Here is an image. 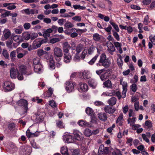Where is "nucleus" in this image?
Instances as JSON below:
<instances>
[{"label": "nucleus", "mask_w": 155, "mask_h": 155, "mask_svg": "<svg viewBox=\"0 0 155 155\" xmlns=\"http://www.w3.org/2000/svg\"><path fill=\"white\" fill-rule=\"evenodd\" d=\"M2 86L4 91L6 92L12 91L15 88V85L14 84L7 81L3 83Z\"/></svg>", "instance_id": "f257e3e1"}, {"label": "nucleus", "mask_w": 155, "mask_h": 155, "mask_svg": "<svg viewBox=\"0 0 155 155\" xmlns=\"http://www.w3.org/2000/svg\"><path fill=\"white\" fill-rule=\"evenodd\" d=\"M54 55L56 60L60 61L63 56L62 51L60 48L56 47L54 49Z\"/></svg>", "instance_id": "f03ea898"}, {"label": "nucleus", "mask_w": 155, "mask_h": 155, "mask_svg": "<svg viewBox=\"0 0 155 155\" xmlns=\"http://www.w3.org/2000/svg\"><path fill=\"white\" fill-rule=\"evenodd\" d=\"M19 71L24 74L28 75L32 74V71L29 68H27L26 66L21 65L19 68Z\"/></svg>", "instance_id": "7ed1b4c3"}, {"label": "nucleus", "mask_w": 155, "mask_h": 155, "mask_svg": "<svg viewBox=\"0 0 155 155\" xmlns=\"http://www.w3.org/2000/svg\"><path fill=\"white\" fill-rule=\"evenodd\" d=\"M17 103L20 106H23L24 108L23 114L26 113L28 109V103L27 101L24 99H21L18 101Z\"/></svg>", "instance_id": "20e7f679"}, {"label": "nucleus", "mask_w": 155, "mask_h": 155, "mask_svg": "<svg viewBox=\"0 0 155 155\" xmlns=\"http://www.w3.org/2000/svg\"><path fill=\"white\" fill-rule=\"evenodd\" d=\"M106 54H101L100 57V59L98 63L97 64V66H103L106 67L107 66V59Z\"/></svg>", "instance_id": "39448f33"}, {"label": "nucleus", "mask_w": 155, "mask_h": 155, "mask_svg": "<svg viewBox=\"0 0 155 155\" xmlns=\"http://www.w3.org/2000/svg\"><path fill=\"white\" fill-rule=\"evenodd\" d=\"M73 134L75 138L79 141H81L83 139L82 134L77 130H75L73 131Z\"/></svg>", "instance_id": "423d86ee"}, {"label": "nucleus", "mask_w": 155, "mask_h": 155, "mask_svg": "<svg viewBox=\"0 0 155 155\" xmlns=\"http://www.w3.org/2000/svg\"><path fill=\"white\" fill-rule=\"evenodd\" d=\"M72 58L69 52L63 53V60L65 63H69L71 60Z\"/></svg>", "instance_id": "0eeeda50"}, {"label": "nucleus", "mask_w": 155, "mask_h": 155, "mask_svg": "<svg viewBox=\"0 0 155 155\" xmlns=\"http://www.w3.org/2000/svg\"><path fill=\"white\" fill-rule=\"evenodd\" d=\"M41 113L40 114L38 113L34 115L33 117L35 118V121L37 123L41 122L44 119V117Z\"/></svg>", "instance_id": "6e6552de"}, {"label": "nucleus", "mask_w": 155, "mask_h": 155, "mask_svg": "<svg viewBox=\"0 0 155 155\" xmlns=\"http://www.w3.org/2000/svg\"><path fill=\"white\" fill-rule=\"evenodd\" d=\"M107 147H104L103 145L100 146L98 152V155H106Z\"/></svg>", "instance_id": "1a4fd4ad"}, {"label": "nucleus", "mask_w": 155, "mask_h": 155, "mask_svg": "<svg viewBox=\"0 0 155 155\" xmlns=\"http://www.w3.org/2000/svg\"><path fill=\"white\" fill-rule=\"evenodd\" d=\"M65 88L66 90L69 92L72 91L74 88V83L70 81H68L66 83Z\"/></svg>", "instance_id": "9d476101"}, {"label": "nucleus", "mask_w": 155, "mask_h": 155, "mask_svg": "<svg viewBox=\"0 0 155 155\" xmlns=\"http://www.w3.org/2000/svg\"><path fill=\"white\" fill-rule=\"evenodd\" d=\"M11 39L13 41V40L14 41L16 42V43L15 44L13 43L14 45H15L16 47H17L19 44L20 43L21 41V39L20 38V36L18 35H15L14 36L12 35L11 37Z\"/></svg>", "instance_id": "9b49d317"}, {"label": "nucleus", "mask_w": 155, "mask_h": 155, "mask_svg": "<svg viewBox=\"0 0 155 155\" xmlns=\"http://www.w3.org/2000/svg\"><path fill=\"white\" fill-rule=\"evenodd\" d=\"M2 36L4 38L7 40L11 37V32L8 29H5L3 31Z\"/></svg>", "instance_id": "f8f14e48"}, {"label": "nucleus", "mask_w": 155, "mask_h": 155, "mask_svg": "<svg viewBox=\"0 0 155 155\" xmlns=\"http://www.w3.org/2000/svg\"><path fill=\"white\" fill-rule=\"evenodd\" d=\"M62 49L63 53H68L70 49V45L67 42L63 43Z\"/></svg>", "instance_id": "ddd939ff"}, {"label": "nucleus", "mask_w": 155, "mask_h": 155, "mask_svg": "<svg viewBox=\"0 0 155 155\" xmlns=\"http://www.w3.org/2000/svg\"><path fill=\"white\" fill-rule=\"evenodd\" d=\"M90 72L87 70H84L82 72L80 73V75H81L83 78L85 79H89L91 77L90 75Z\"/></svg>", "instance_id": "4468645a"}, {"label": "nucleus", "mask_w": 155, "mask_h": 155, "mask_svg": "<svg viewBox=\"0 0 155 155\" xmlns=\"http://www.w3.org/2000/svg\"><path fill=\"white\" fill-rule=\"evenodd\" d=\"M79 85L80 87V88L79 90L80 92H85L87 90L88 87L87 84L81 82L79 83Z\"/></svg>", "instance_id": "2eb2a0df"}, {"label": "nucleus", "mask_w": 155, "mask_h": 155, "mask_svg": "<svg viewBox=\"0 0 155 155\" xmlns=\"http://www.w3.org/2000/svg\"><path fill=\"white\" fill-rule=\"evenodd\" d=\"M44 42L43 40L39 41V40H35V41L33 44V49H36L37 48H39L40 47L41 45Z\"/></svg>", "instance_id": "dca6fc26"}, {"label": "nucleus", "mask_w": 155, "mask_h": 155, "mask_svg": "<svg viewBox=\"0 0 155 155\" xmlns=\"http://www.w3.org/2000/svg\"><path fill=\"white\" fill-rule=\"evenodd\" d=\"M18 70L14 68H12L10 71V75L12 78H15L17 73H18Z\"/></svg>", "instance_id": "f3484780"}, {"label": "nucleus", "mask_w": 155, "mask_h": 155, "mask_svg": "<svg viewBox=\"0 0 155 155\" xmlns=\"http://www.w3.org/2000/svg\"><path fill=\"white\" fill-rule=\"evenodd\" d=\"M52 31L53 30L50 28L44 30V32H43V35L45 38L49 37L50 36V34L52 33Z\"/></svg>", "instance_id": "a211bd4d"}, {"label": "nucleus", "mask_w": 155, "mask_h": 155, "mask_svg": "<svg viewBox=\"0 0 155 155\" xmlns=\"http://www.w3.org/2000/svg\"><path fill=\"white\" fill-rule=\"evenodd\" d=\"M34 66L35 72L37 73H40L42 72V66L41 64L35 65Z\"/></svg>", "instance_id": "6ab92c4d"}, {"label": "nucleus", "mask_w": 155, "mask_h": 155, "mask_svg": "<svg viewBox=\"0 0 155 155\" xmlns=\"http://www.w3.org/2000/svg\"><path fill=\"white\" fill-rule=\"evenodd\" d=\"M85 111L86 114L91 117L94 115V112L92 109L90 107H87L85 110Z\"/></svg>", "instance_id": "aec40b11"}, {"label": "nucleus", "mask_w": 155, "mask_h": 155, "mask_svg": "<svg viewBox=\"0 0 155 155\" xmlns=\"http://www.w3.org/2000/svg\"><path fill=\"white\" fill-rule=\"evenodd\" d=\"M64 138L68 143H71L74 142V137L71 135H67L64 137Z\"/></svg>", "instance_id": "412c9836"}, {"label": "nucleus", "mask_w": 155, "mask_h": 155, "mask_svg": "<svg viewBox=\"0 0 155 155\" xmlns=\"http://www.w3.org/2000/svg\"><path fill=\"white\" fill-rule=\"evenodd\" d=\"M98 117L102 121H105L107 120V115L105 113H99Z\"/></svg>", "instance_id": "4be33fe9"}, {"label": "nucleus", "mask_w": 155, "mask_h": 155, "mask_svg": "<svg viewBox=\"0 0 155 155\" xmlns=\"http://www.w3.org/2000/svg\"><path fill=\"white\" fill-rule=\"evenodd\" d=\"M86 29H76L75 28H73L70 29L71 32L76 31L78 33L81 34L86 31Z\"/></svg>", "instance_id": "5701e85b"}, {"label": "nucleus", "mask_w": 155, "mask_h": 155, "mask_svg": "<svg viewBox=\"0 0 155 155\" xmlns=\"http://www.w3.org/2000/svg\"><path fill=\"white\" fill-rule=\"evenodd\" d=\"M88 83L93 88H95L97 85L96 82L93 79H90L88 81Z\"/></svg>", "instance_id": "b1692460"}, {"label": "nucleus", "mask_w": 155, "mask_h": 155, "mask_svg": "<svg viewBox=\"0 0 155 155\" xmlns=\"http://www.w3.org/2000/svg\"><path fill=\"white\" fill-rule=\"evenodd\" d=\"M23 38L25 40H28L30 38L31 35L28 32H25L22 34Z\"/></svg>", "instance_id": "393cba45"}, {"label": "nucleus", "mask_w": 155, "mask_h": 155, "mask_svg": "<svg viewBox=\"0 0 155 155\" xmlns=\"http://www.w3.org/2000/svg\"><path fill=\"white\" fill-rule=\"evenodd\" d=\"M108 104L110 105H114L116 102V99L114 97H111L108 101Z\"/></svg>", "instance_id": "a878e982"}, {"label": "nucleus", "mask_w": 155, "mask_h": 155, "mask_svg": "<svg viewBox=\"0 0 155 155\" xmlns=\"http://www.w3.org/2000/svg\"><path fill=\"white\" fill-rule=\"evenodd\" d=\"M23 30L22 27L20 26L14 29V31L16 34H20L22 33Z\"/></svg>", "instance_id": "bb28decb"}, {"label": "nucleus", "mask_w": 155, "mask_h": 155, "mask_svg": "<svg viewBox=\"0 0 155 155\" xmlns=\"http://www.w3.org/2000/svg\"><path fill=\"white\" fill-rule=\"evenodd\" d=\"M113 93H115L117 97L119 99H120L121 97V93L119 91H116L115 93L114 91H113L111 93H110L108 94V96H111L113 95Z\"/></svg>", "instance_id": "cd10ccee"}, {"label": "nucleus", "mask_w": 155, "mask_h": 155, "mask_svg": "<svg viewBox=\"0 0 155 155\" xmlns=\"http://www.w3.org/2000/svg\"><path fill=\"white\" fill-rule=\"evenodd\" d=\"M61 153L64 155H69L68 150L66 147H63L61 148Z\"/></svg>", "instance_id": "c85d7f7f"}, {"label": "nucleus", "mask_w": 155, "mask_h": 155, "mask_svg": "<svg viewBox=\"0 0 155 155\" xmlns=\"http://www.w3.org/2000/svg\"><path fill=\"white\" fill-rule=\"evenodd\" d=\"M64 26L66 28H70L74 26L70 22L67 21L64 25Z\"/></svg>", "instance_id": "c756f323"}, {"label": "nucleus", "mask_w": 155, "mask_h": 155, "mask_svg": "<svg viewBox=\"0 0 155 155\" xmlns=\"http://www.w3.org/2000/svg\"><path fill=\"white\" fill-rule=\"evenodd\" d=\"M37 53L38 55L40 57L44 54H47V52L46 51H44L42 49H39L37 50Z\"/></svg>", "instance_id": "7c9ffc66"}, {"label": "nucleus", "mask_w": 155, "mask_h": 155, "mask_svg": "<svg viewBox=\"0 0 155 155\" xmlns=\"http://www.w3.org/2000/svg\"><path fill=\"white\" fill-rule=\"evenodd\" d=\"M115 110L113 107H110L107 106V113L113 114L115 111Z\"/></svg>", "instance_id": "2f4dec72"}, {"label": "nucleus", "mask_w": 155, "mask_h": 155, "mask_svg": "<svg viewBox=\"0 0 155 155\" xmlns=\"http://www.w3.org/2000/svg\"><path fill=\"white\" fill-rule=\"evenodd\" d=\"M110 24L113 27L115 30L117 32L119 31V29L118 25L112 21H110Z\"/></svg>", "instance_id": "473e14b6"}, {"label": "nucleus", "mask_w": 155, "mask_h": 155, "mask_svg": "<svg viewBox=\"0 0 155 155\" xmlns=\"http://www.w3.org/2000/svg\"><path fill=\"white\" fill-rule=\"evenodd\" d=\"M15 125L14 123L9 124L8 125V128L11 131L14 130L15 129Z\"/></svg>", "instance_id": "72a5a7b5"}, {"label": "nucleus", "mask_w": 155, "mask_h": 155, "mask_svg": "<svg viewBox=\"0 0 155 155\" xmlns=\"http://www.w3.org/2000/svg\"><path fill=\"white\" fill-rule=\"evenodd\" d=\"M49 66L51 69L53 70L55 69L54 61L53 60H51L50 61Z\"/></svg>", "instance_id": "f704fd0d"}, {"label": "nucleus", "mask_w": 155, "mask_h": 155, "mask_svg": "<svg viewBox=\"0 0 155 155\" xmlns=\"http://www.w3.org/2000/svg\"><path fill=\"white\" fill-rule=\"evenodd\" d=\"M16 53L15 51H12L10 54V56L11 61H15L16 57Z\"/></svg>", "instance_id": "c9c22d12"}, {"label": "nucleus", "mask_w": 155, "mask_h": 155, "mask_svg": "<svg viewBox=\"0 0 155 155\" xmlns=\"http://www.w3.org/2000/svg\"><path fill=\"white\" fill-rule=\"evenodd\" d=\"M98 56V54H96L88 62V64L91 65H93L94 63L96 60H97Z\"/></svg>", "instance_id": "e433bc0d"}, {"label": "nucleus", "mask_w": 155, "mask_h": 155, "mask_svg": "<svg viewBox=\"0 0 155 155\" xmlns=\"http://www.w3.org/2000/svg\"><path fill=\"white\" fill-rule=\"evenodd\" d=\"M78 123L79 125L81 126H87L88 125L87 123L83 120H79Z\"/></svg>", "instance_id": "4c0bfd02"}, {"label": "nucleus", "mask_w": 155, "mask_h": 155, "mask_svg": "<svg viewBox=\"0 0 155 155\" xmlns=\"http://www.w3.org/2000/svg\"><path fill=\"white\" fill-rule=\"evenodd\" d=\"M109 43H110V42L109 41H107V47L108 48V49H107V50H108L109 51H110L111 52H113L115 50V48L113 44H111L110 47H109V46H108V44H109Z\"/></svg>", "instance_id": "58836bf2"}, {"label": "nucleus", "mask_w": 155, "mask_h": 155, "mask_svg": "<svg viewBox=\"0 0 155 155\" xmlns=\"http://www.w3.org/2000/svg\"><path fill=\"white\" fill-rule=\"evenodd\" d=\"M132 84H133L130 86V88L132 92H135L137 88V85L135 83Z\"/></svg>", "instance_id": "ea45409f"}, {"label": "nucleus", "mask_w": 155, "mask_h": 155, "mask_svg": "<svg viewBox=\"0 0 155 155\" xmlns=\"http://www.w3.org/2000/svg\"><path fill=\"white\" fill-rule=\"evenodd\" d=\"M2 55L5 59H9V55L7 50L3 49L2 51Z\"/></svg>", "instance_id": "a19ab883"}, {"label": "nucleus", "mask_w": 155, "mask_h": 155, "mask_svg": "<svg viewBox=\"0 0 155 155\" xmlns=\"http://www.w3.org/2000/svg\"><path fill=\"white\" fill-rule=\"evenodd\" d=\"M28 51H24L23 53H18L17 55V57L18 58L20 59L24 57L25 55L28 54Z\"/></svg>", "instance_id": "79ce46f5"}, {"label": "nucleus", "mask_w": 155, "mask_h": 155, "mask_svg": "<svg viewBox=\"0 0 155 155\" xmlns=\"http://www.w3.org/2000/svg\"><path fill=\"white\" fill-rule=\"evenodd\" d=\"M73 60L76 62H78L80 61V57L79 54L78 53H76L75 54L73 58Z\"/></svg>", "instance_id": "37998d69"}, {"label": "nucleus", "mask_w": 155, "mask_h": 155, "mask_svg": "<svg viewBox=\"0 0 155 155\" xmlns=\"http://www.w3.org/2000/svg\"><path fill=\"white\" fill-rule=\"evenodd\" d=\"M84 134L86 136L89 137L92 134V132L91 130L88 129H87L84 130Z\"/></svg>", "instance_id": "c03bdc74"}, {"label": "nucleus", "mask_w": 155, "mask_h": 155, "mask_svg": "<svg viewBox=\"0 0 155 155\" xmlns=\"http://www.w3.org/2000/svg\"><path fill=\"white\" fill-rule=\"evenodd\" d=\"M0 10L2 11V12H5L2 15V17H5L8 16L10 15V12L6 11L5 10L0 9Z\"/></svg>", "instance_id": "a18cd8bd"}, {"label": "nucleus", "mask_w": 155, "mask_h": 155, "mask_svg": "<svg viewBox=\"0 0 155 155\" xmlns=\"http://www.w3.org/2000/svg\"><path fill=\"white\" fill-rule=\"evenodd\" d=\"M83 49L82 45L81 44H79L76 47V51L77 53L79 54Z\"/></svg>", "instance_id": "49530a36"}, {"label": "nucleus", "mask_w": 155, "mask_h": 155, "mask_svg": "<svg viewBox=\"0 0 155 155\" xmlns=\"http://www.w3.org/2000/svg\"><path fill=\"white\" fill-rule=\"evenodd\" d=\"M112 32L113 33V36L116 40L117 41H119L120 40V38L117 33L113 30L112 31Z\"/></svg>", "instance_id": "de8ad7c7"}, {"label": "nucleus", "mask_w": 155, "mask_h": 155, "mask_svg": "<svg viewBox=\"0 0 155 155\" xmlns=\"http://www.w3.org/2000/svg\"><path fill=\"white\" fill-rule=\"evenodd\" d=\"M138 81V77L137 75H134V80L131 79L130 80V83H137Z\"/></svg>", "instance_id": "09e8293b"}, {"label": "nucleus", "mask_w": 155, "mask_h": 155, "mask_svg": "<svg viewBox=\"0 0 155 155\" xmlns=\"http://www.w3.org/2000/svg\"><path fill=\"white\" fill-rule=\"evenodd\" d=\"M93 37L94 40L96 41H99L100 39V35L97 33L94 34L93 35Z\"/></svg>", "instance_id": "8fccbe9b"}, {"label": "nucleus", "mask_w": 155, "mask_h": 155, "mask_svg": "<svg viewBox=\"0 0 155 155\" xmlns=\"http://www.w3.org/2000/svg\"><path fill=\"white\" fill-rule=\"evenodd\" d=\"M60 41L59 39L58 38H53L51 39L49 41V43L54 44Z\"/></svg>", "instance_id": "3c124183"}, {"label": "nucleus", "mask_w": 155, "mask_h": 155, "mask_svg": "<svg viewBox=\"0 0 155 155\" xmlns=\"http://www.w3.org/2000/svg\"><path fill=\"white\" fill-rule=\"evenodd\" d=\"M53 90L52 88L49 87L48 90V92L47 93V96L48 97H50L53 94Z\"/></svg>", "instance_id": "603ef678"}, {"label": "nucleus", "mask_w": 155, "mask_h": 155, "mask_svg": "<svg viewBox=\"0 0 155 155\" xmlns=\"http://www.w3.org/2000/svg\"><path fill=\"white\" fill-rule=\"evenodd\" d=\"M94 48L93 46H90L88 50V53L89 54H91L94 51Z\"/></svg>", "instance_id": "864d4df0"}, {"label": "nucleus", "mask_w": 155, "mask_h": 155, "mask_svg": "<svg viewBox=\"0 0 155 155\" xmlns=\"http://www.w3.org/2000/svg\"><path fill=\"white\" fill-rule=\"evenodd\" d=\"M149 39L153 45H155V35H151L149 36Z\"/></svg>", "instance_id": "5fc2aeb1"}, {"label": "nucleus", "mask_w": 155, "mask_h": 155, "mask_svg": "<svg viewBox=\"0 0 155 155\" xmlns=\"http://www.w3.org/2000/svg\"><path fill=\"white\" fill-rule=\"evenodd\" d=\"M13 43V41L11 39V40L8 41L6 42L7 46L9 48H12V45Z\"/></svg>", "instance_id": "6e6d98bb"}, {"label": "nucleus", "mask_w": 155, "mask_h": 155, "mask_svg": "<svg viewBox=\"0 0 155 155\" xmlns=\"http://www.w3.org/2000/svg\"><path fill=\"white\" fill-rule=\"evenodd\" d=\"M87 54V51L84 50L81 54V58L82 59H84Z\"/></svg>", "instance_id": "4d7b16f0"}, {"label": "nucleus", "mask_w": 155, "mask_h": 155, "mask_svg": "<svg viewBox=\"0 0 155 155\" xmlns=\"http://www.w3.org/2000/svg\"><path fill=\"white\" fill-rule=\"evenodd\" d=\"M33 63L34 64V66L35 65H37L39 64H41L39 62V59L38 58H35L33 60Z\"/></svg>", "instance_id": "13d9d810"}, {"label": "nucleus", "mask_w": 155, "mask_h": 155, "mask_svg": "<svg viewBox=\"0 0 155 155\" xmlns=\"http://www.w3.org/2000/svg\"><path fill=\"white\" fill-rule=\"evenodd\" d=\"M49 104L53 108H55L57 107L56 103L54 100L50 101Z\"/></svg>", "instance_id": "bf43d9fd"}, {"label": "nucleus", "mask_w": 155, "mask_h": 155, "mask_svg": "<svg viewBox=\"0 0 155 155\" xmlns=\"http://www.w3.org/2000/svg\"><path fill=\"white\" fill-rule=\"evenodd\" d=\"M130 8H131L135 10H140L141 9V8L139 6L134 5H131Z\"/></svg>", "instance_id": "052dcab7"}, {"label": "nucleus", "mask_w": 155, "mask_h": 155, "mask_svg": "<svg viewBox=\"0 0 155 155\" xmlns=\"http://www.w3.org/2000/svg\"><path fill=\"white\" fill-rule=\"evenodd\" d=\"M148 19L149 17L148 15H147L145 16L143 23L146 25H147L148 23H150V21H148Z\"/></svg>", "instance_id": "680f3d73"}, {"label": "nucleus", "mask_w": 155, "mask_h": 155, "mask_svg": "<svg viewBox=\"0 0 155 155\" xmlns=\"http://www.w3.org/2000/svg\"><path fill=\"white\" fill-rule=\"evenodd\" d=\"M94 105L96 106H100L104 105V103L101 101H96L94 102Z\"/></svg>", "instance_id": "e2e57ef3"}, {"label": "nucleus", "mask_w": 155, "mask_h": 155, "mask_svg": "<svg viewBox=\"0 0 155 155\" xmlns=\"http://www.w3.org/2000/svg\"><path fill=\"white\" fill-rule=\"evenodd\" d=\"M32 133L30 132V130L28 129L26 132V135L27 137L28 138L32 137Z\"/></svg>", "instance_id": "0e129e2a"}, {"label": "nucleus", "mask_w": 155, "mask_h": 155, "mask_svg": "<svg viewBox=\"0 0 155 155\" xmlns=\"http://www.w3.org/2000/svg\"><path fill=\"white\" fill-rule=\"evenodd\" d=\"M72 19L75 21L79 22L81 21V18L80 16H76L73 17Z\"/></svg>", "instance_id": "69168bd1"}, {"label": "nucleus", "mask_w": 155, "mask_h": 155, "mask_svg": "<svg viewBox=\"0 0 155 155\" xmlns=\"http://www.w3.org/2000/svg\"><path fill=\"white\" fill-rule=\"evenodd\" d=\"M142 137L143 139L146 142L148 143L149 142V140L147 137L146 135L145 134H142Z\"/></svg>", "instance_id": "338daca9"}, {"label": "nucleus", "mask_w": 155, "mask_h": 155, "mask_svg": "<svg viewBox=\"0 0 155 155\" xmlns=\"http://www.w3.org/2000/svg\"><path fill=\"white\" fill-rule=\"evenodd\" d=\"M145 125L148 127H151L152 126L151 121L150 120H147L145 122Z\"/></svg>", "instance_id": "774afa93"}]
</instances>
